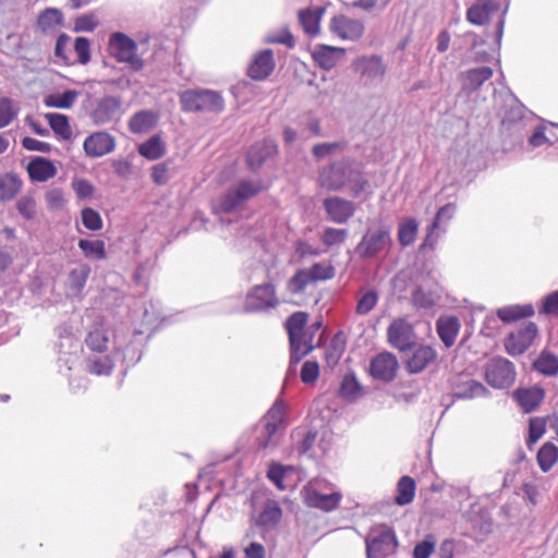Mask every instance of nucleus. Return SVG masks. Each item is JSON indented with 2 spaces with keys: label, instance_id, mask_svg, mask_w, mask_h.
Masks as SVG:
<instances>
[{
  "label": "nucleus",
  "instance_id": "nucleus-56",
  "mask_svg": "<svg viewBox=\"0 0 558 558\" xmlns=\"http://www.w3.org/2000/svg\"><path fill=\"white\" fill-rule=\"evenodd\" d=\"M361 393V385L354 374H347L340 384L339 395L348 401H354Z\"/></svg>",
  "mask_w": 558,
  "mask_h": 558
},
{
  "label": "nucleus",
  "instance_id": "nucleus-31",
  "mask_svg": "<svg viewBox=\"0 0 558 558\" xmlns=\"http://www.w3.org/2000/svg\"><path fill=\"white\" fill-rule=\"evenodd\" d=\"M501 128L502 132L518 134L520 138L523 136L522 131L527 128V122L520 106H515L506 111L501 120Z\"/></svg>",
  "mask_w": 558,
  "mask_h": 558
},
{
  "label": "nucleus",
  "instance_id": "nucleus-48",
  "mask_svg": "<svg viewBox=\"0 0 558 558\" xmlns=\"http://www.w3.org/2000/svg\"><path fill=\"white\" fill-rule=\"evenodd\" d=\"M22 186L21 180L13 173L0 177V201L12 199Z\"/></svg>",
  "mask_w": 558,
  "mask_h": 558
},
{
  "label": "nucleus",
  "instance_id": "nucleus-60",
  "mask_svg": "<svg viewBox=\"0 0 558 558\" xmlns=\"http://www.w3.org/2000/svg\"><path fill=\"white\" fill-rule=\"evenodd\" d=\"M288 469L280 463H271L267 471V477L270 482H272L276 487L280 490H286V485L283 484V480Z\"/></svg>",
  "mask_w": 558,
  "mask_h": 558
},
{
  "label": "nucleus",
  "instance_id": "nucleus-5",
  "mask_svg": "<svg viewBox=\"0 0 558 558\" xmlns=\"http://www.w3.org/2000/svg\"><path fill=\"white\" fill-rule=\"evenodd\" d=\"M60 342L58 343L59 356L58 367L59 372L69 377V386L73 392H78L86 388V381L83 378L73 379L70 377V373L77 366L80 360V341L72 335L61 336Z\"/></svg>",
  "mask_w": 558,
  "mask_h": 558
},
{
  "label": "nucleus",
  "instance_id": "nucleus-25",
  "mask_svg": "<svg viewBox=\"0 0 558 558\" xmlns=\"http://www.w3.org/2000/svg\"><path fill=\"white\" fill-rule=\"evenodd\" d=\"M493 76V69L486 65L477 66L464 71L460 74L462 90L471 94L477 90L483 84Z\"/></svg>",
  "mask_w": 558,
  "mask_h": 558
},
{
  "label": "nucleus",
  "instance_id": "nucleus-42",
  "mask_svg": "<svg viewBox=\"0 0 558 558\" xmlns=\"http://www.w3.org/2000/svg\"><path fill=\"white\" fill-rule=\"evenodd\" d=\"M418 225L414 218L407 217L400 220L398 226V241L401 246L411 245L417 235Z\"/></svg>",
  "mask_w": 558,
  "mask_h": 558
},
{
  "label": "nucleus",
  "instance_id": "nucleus-6",
  "mask_svg": "<svg viewBox=\"0 0 558 558\" xmlns=\"http://www.w3.org/2000/svg\"><path fill=\"white\" fill-rule=\"evenodd\" d=\"M264 189V183L259 179H242L221 196L217 210L226 214L235 211Z\"/></svg>",
  "mask_w": 558,
  "mask_h": 558
},
{
  "label": "nucleus",
  "instance_id": "nucleus-37",
  "mask_svg": "<svg viewBox=\"0 0 558 558\" xmlns=\"http://www.w3.org/2000/svg\"><path fill=\"white\" fill-rule=\"evenodd\" d=\"M113 368V360L104 353H92L86 359V371L97 376H108Z\"/></svg>",
  "mask_w": 558,
  "mask_h": 558
},
{
  "label": "nucleus",
  "instance_id": "nucleus-10",
  "mask_svg": "<svg viewBox=\"0 0 558 558\" xmlns=\"http://www.w3.org/2000/svg\"><path fill=\"white\" fill-rule=\"evenodd\" d=\"M279 305L276 287L270 283H262L252 287L245 296L243 312L259 313L275 308Z\"/></svg>",
  "mask_w": 558,
  "mask_h": 558
},
{
  "label": "nucleus",
  "instance_id": "nucleus-20",
  "mask_svg": "<svg viewBox=\"0 0 558 558\" xmlns=\"http://www.w3.org/2000/svg\"><path fill=\"white\" fill-rule=\"evenodd\" d=\"M407 356L405 367L410 374H418L433 364L437 359V351L426 344L413 345Z\"/></svg>",
  "mask_w": 558,
  "mask_h": 558
},
{
  "label": "nucleus",
  "instance_id": "nucleus-43",
  "mask_svg": "<svg viewBox=\"0 0 558 558\" xmlns=\"http://www.w3.org/2000/svg\"><path fill=\"white\" fill-rule=\"evenodd\" d=\"M62 22V12L56 8H48L38 16L37 25L44 33H50L56 31Z\"/></svg>",
  "mask_w": 558,
  "mask_h": 558
},
{
  "label": "nucleus",
  "instance_id": "nucleus-36",
  "mask_svg": "<svg viewBox=\"0 0 558 558\" xmlns=\"http://www.w3.org/2000/svg\"><path fill=\"white\" fill-rule=\"evenodd\" d=\"M157 123V116L150 110L134 113L129 120V129L134 134L148 133Z\"/></svg>",
  "mask_w": 558,
  "mask_h": 558
},
{
  "label": "nucleus",
  "instance_id": "nucleus-54",
  "mask_svg": "<svg viewBox=\"0 0 558 558\" xmlns=\"http://www.w3.org/2000/svg\"><path fill=\"white\" fill-rule=\"evenodd\" d=\"M108 331L100 328L90 330L85 339L86 345L93 351V353H104L108 347Z\"/></svg>",
  "mask_w": 558,
  "mask_h": 558
},
{
  "label": "nucleus",
  "instance_id": "nucleus-1",
  "mask_svg": "<svg viewBox=\"0 0 558 558\" xmlns=\"http://www.w3.org/2000/svg\"><path fill=\"white\" fill-rule=\"evenodd\" d=\"M318 183L323 189L332 192L348 189L353 197H359L368 186L361 166L351 158H342L322 168Z\"/></svg>",
  "mask_w": 558,
  "mask_h": 558
},
{
  "label": "nucleus",
  "instance_id": "nucleus-16",
  "mask_svg": "<svg viewBox=\"0 0 558 558\" xmlns=\"http://www.w3.org/2000/svg\"><path fill=\"white\" fill-rule=\"evenodd\" d=\"M121 99L117 96H104L95 99L89 117L96 125L107 124L116 119L121 109Z\"/></svg>",
  "mask_w": 558,
  "mask_h": 558
},
{
  "label": "nucleus",
  "instance_id": "nucleus-15",
  "mask_svg": "<svg viewBox=\"0 0 558 558\" xmlns=\"http://www.w3.org/2000/svg\"><path fill=\"white\" fill-rule=\"evenodd\" d=\"M452 396L458 399H473L485 396L488 390L468 373H459L450 378Z\"/></svg>",
  "mask_w": 558,
  "mask_h": 558
},
{
  "label": "nucleus",
  "instance_id": "nucleus-49",
  "mask_svg": "<svg viewBox=\"0 0 558 558\" xmlns=\"http://www.w3.org/2000/svg\"><path fill=\"white\" fill-rule=\"evenodd\" d=\"M77 245L87 258L96 260L106 258V245L101 240L80 239Z\"/></svg>",
  "mask_w": 558,
  "mask_h": 558
},
{
  "label": "nucleus",
  "instance_id": "nucleus-12",
  "mask_svg": "<svg viewBox=\"0 0 558 558\" xmlns=\"http://www.w3.org/2000/svg\"><path fill=\"white\" fill-rule=\"evenodd\" d=\"M485 377L494 388H509L515 380L514 365L505 357H494L486 364Z\"/></svg>",
  "mask_w": 558,
  "mask_h": 558
},
{
  "label": "nucleus",
  "instance_id": "nucleus-2",
  "mask_svg": "<svg viewBox=\"0 0 558 558\" xmlns=\"http://www.w3.org/2000/svg\"><path fill=\"white\" fill-rule=\"evenodd\" d=\"M287 426V404L281 399H277L257 425V449L267 452L275 451L281 444Z\"/></svg>",
  "mask_w": 558,
  "mask_h": 558
},
{
  "label": "nucleus",
  "instance_id": "nucleus-46",
  "mask_svg": "<svg viewBox=\"0 0 558 558\" xmlns=\"http://www.w3.org/2000/svg\"><path fill=\"white\" fill-rule=\"evenodd\" d=\"M50 128L53 132L63 140H70L72 137V130L69 123V119L65 114L50 112L45 114Z\"/></svg>",
  "mask_w": 558,
  "mask_h": 558
},
{
  "label": "nucleus",
  "instance_id": "nucleus-8",
  "mask_svg": "<svg viewBox=\"0 0 558 558\" xmlns=\"http://www.w3.org/2000/svg\"><path fill=\"white\" fill-rule=\"evenodd\" d=\"M391 246L392 239L388 228H369L357 243L355 252L363 259H373L387 255Z\"/></svg>",
  "mask_w": 558,
  "mask_h": 558
},
{
  "label": "nucleus",
  "instance_id": "nucleus-33",
  "mask_svg": "<svg viewBox=\"0 0 558 558\" xmlns=\"http://www.w3.org/2000/svg\"><path fill=\"white\" fill-rule=\"evenodd\" d=\"M324 13L325 9L322 7L299 11V22L305 34L313 37L319 33V24Z\"/></svg>",
  "mask_w": 558,
  "mask_h": 558
},
{
  "label": "nucleus",
  "instance_id": "nucleus-35",
  "mask_svg": "<svg viewBox=\"0 0 558 558\" xmlns=\"http://www.w3.org/2000/svg\"><path fill=\"white\" fill-rule=\"evenodd\" d=\"M27 170L31 179L38 182H45L53 178L57 173L53 163L43 157L34 158L29 162Z\"/></svg>",
  "mask_w": 558,
  "mask_h": 558
},
{
  "label": "nucleus",
  "instance_id": "nucleus-59",
  "mask_svg": "<svg viewBox=\"0 0 558 558\" xmlns=\"http://www.w3.org/2000/svg\"><path fill=\"white\" fill-rule=\"evenodd\" d=\"M345 147V142H331L316 144L312 148V154L316 159H323L340 153Z\"/></svg>",
  "mask_w": 558,
  "mask_h": 558
},
{
  "label": "nucleus",
  "instance_id": "nucleus-61",
  "mask_svg": "<svg viewBox=\"0 0 558 558\" xmlns=\"http://www.w3.org/2000/svg\"><path fill=\"white\" fill-rule=\"evenodd\" d=\"M82 223L92 231H97L102 228V220L99 213L92 208H84L82 210Z\"/></svg>",
  "mask_w": 558,
  "mask_h": 558
},
{
  "label": "nucleus",
  "instance_id": "nucleus-24",
  "mask_svg": "<svg viewBox=\"0 0 558 558\" xmlns=\"http://www.w3.org/2000/svg\"><path fill=\"white\" fill-rule=\"evenodd\" d=\"M277 154V145L272 140H265L251 146L246 162L251 170L258 169L267 159Z\"/></svg>",
  "mask_w": 558,
  "mask_h": 558
},
{
  "label": "nucleus",
  "instance_id": "nucleus-17",
  "mask_svg": "<svg viewBox=\"0 0 558 558\" xmlns=\"http://www.w3.org/2000/svg\"><path fill=\"white\" fill-rule=\"evenodd\" d=\"M323 206L328 219L338 225L347 223L356 210L354 203L339 196L325 198Z\"/></svg>",
  "mask_w": 558,
  "mask_h": 558
},
{
  "label": "nucleus",
  "instance_id": "nucleus-58",
  "mask_svg": "<svg viewBox=\"0 0 558 558\" xmlns=\"http://www.w3.org/2000/svg\"><path fill=\"white\" fill-rule=\"evenodd\" d=\"M348 234L349 232L347 229L327 227L320 233L319 239L324 245L331 247L344 243Z\"/></svg>",
  "mask_w": 558,
  "mask_h": 558
},
{
  "label": "nucleus",
  "instance_id": "nucleus-34",
  "mask_svg": "<svg viewBox=\"0 0 558 558\" xmlns=\"http://www.w3.org/2000/svg\"><path fill=\"white\" fill-rule=\"evenodd\" d=\"M459 329L460 323L456 316L441 317L437 320V333L447 348L456 342Z\"/></svg>",
  "mask_w": 558,
  "mask_h": 558
},
{
  "label": "nucleus",
  "instance_id": "nucleus-47",
  "mask_svg": "<svg viewBox=\"0 0 558 558\" xmlns=\"http://www.w3.org/2000/svg\"><path fill=\"white\" fill-rule=\"evenodd\" d=\"M415 495V482L410 476H402L397 486L395 502L399 506H405L412 502Z\"/></svg>",
  "mask_w": 558,
  "mask_h": 558
},
{
  "label": "nucleus",
  "instance_id": "nucleus-21",
  "mask_svg": "<svg viewBox=\"0 0 558 558\" xmlns=\"http://www.w3.org/2000/svg\"><path fill=\"white\" fill-rule=\"evenodd\" d=\"M398 369V360L395 354L383 352L372 359L369 373L375 379L391 381L395 379Z\"/></svg>",
  "mask_w": 558,
  "mask_h": 558
},
{
  "label": "nucleus",
  "instance_id": "nucleus-29",
  "mask_svg": "<svg viewBox=\"0 0 558 558\" xmlns=\"http://www.w3.org/2000/svg\"><path fill=\"white\" fill-rule=\"evenodd\" d=\"M274 68V53L270 49H266L255 56L248 68V75L253 80L262 81L272 72Z\"/></svg>",
  "mask_w": 558,
  "mask_h": 558
},
{
  "label": "nucleus",
  "instance_id": "nucleus-52",
  "mask_svg": "<svg viewBox=\"0 0 558 558\" xmlns=\"http://www.w3.org/2000/svg\"><path fill=\"white\" fill-rule=\"evenodd\" d=\"M378 300H379V295L375 290L369 289V290L362 291L360 293V295L357 296V301H356V306H355L356 315L365 316V315L369 314L377 305Z\"/></svg>",
  "mask_w": 558,
  "mask_h": 558
},
{
  "label": "nucleus",
  "instance_id": "nucleus-4",
  "mask_svg": "<svg viewBox=\"0 0 558 558\" xmlns=\"http://www.w3.org/2000/svg\"><path fill=\"white\" fill-rule=\"evenodd\" d=\"M108 52L119 63H124L133 71H141L145 63L138 53V45L135 40L121 32H114L109 36Z\"/></svg>",
  "mask_w": 558,
  "mask_h": 558
},
{
  "label": "nucleus",
  "instance_id": "nucleus-55",
  "mask_svg": "<svg viewBox=\"0 0 558 558\" xmlns=\"http://www.w3.org/2000/svg\"><path fill=\"white\" fill-rule=\"evenodd\" d=\"M138 153L149 160H156L163 156L165 147L160 137L155 135L138 146Z\"/></svg>",
  "mask_w": 558,
  "mask_h": 558
},
{
  "label": "nucleus",
  "instance_id": "nucleus-51",
  "mask_svg": "<svg viewBox=\"0 0 558 558\" xmlns=\"http://www.w3.org/2000/svg\"><path fill=\"white\" fill-rule=\"evenodd\" d=\"M463 517L470 521L474 527H478L485 532L490 530L492 524L486 518V512H483L482 506L477 502H472L470 510L463 512Z\"/></svg>",
  "mask_w": 558,
  "mask_h": 558
},
{
  "label": "nucleus",
  "instance_id": "nucleus-3",
  "mask_svg": "<svg viewBox=\"0 0 558 558\" xmlns=\"http://www.w3.org/2000/svg\"><path fill=\"white\" fill-rule=\"evenodd\" d=\"M302 498L307 507L316 508L326 512L335 510L342 494L333 489V485L324 478L310 481L302 489Z\"/></svg>",
  "mask_w": 558,
  "mask_h": 558
},
{
  "label": "nucleus",
  "instance_id": "nucleus-32",
  "mask_svg": "<svg viewBox=\"0 0 558 558\" xmlns=\"http://www.w3.org/2000/svg\"><path fill=\"white\" fill-rule=\"evenodd\" d=\"M514 398L526 413L534 411L544 399V390L538 387L521 388L514 392Z\"/></svg>",
  "mask_w": 558,
  "mask_h": 558
},
{
  "label": "nucleus",
  "instance_id": "nucleus-22",
  "mask_svg": "<svg viewBox=\"0 0 558 558\" xmlns=\"http://www.w3.org/2000/svg\"><path fill=\"white\" fill-rule=\"evenodd\" d=\"M83 147L88 157L98 158L114 150L116 140L107 132H96L85 138Z\"/></svg>",
  "mask_w": 558,
  "mask_h": 558
},
{
  "label": "nucleus",
  "instance_id": "nucleus-27",
  "mask_svg": "<svg viewBox=\"0 0 558 558\" xmlns=\"http://www.w3.org/2000/svg\"><path fill=\"white\" fill-rule=\"evenodd\" d=\"M344 54L345 49L327 45H317L312 52L316 64L327 71L333 69Z\"/></svg>",
  "mask_w": 558,
  "mask_h": 558
},
{
  "label": "nucleus",
  "instance_id": "nucleus-44",
  "mask_svg": "<svg viewBox=\"0 0 558 558\" xmlns=\"http://www.w3.org/2000/svg\"><path fill=\"white\" fill-rule=\"evenodd\" d=\"M78 93L76 90L68 89L63 93L50 94L46 96L44 104L49 108L69 109L74 105Z\"/></svg>",
  "mask_w": 558,
  "mask_h": 558
},
{
  "label": "nucleus",
  "instance_id": "nucleus-30",
  "mask_svg": "<svg viewBox=\"0 0 558 558\" xmlns=\"http://www.w3.org/2000/svg\"><path fill=\"white\" fill-rule=\"evenodd\" d=\"M497 10V0H477L468 9L466 20L474 25H484Z\"/></svg>",
  "mask_w": 558,
  "mask_h": 558
},
{
  "label": "nucleus",
  "instance_id": "nucleus-23",
  "mask_svg": "<svg viewBox=\"0 0 558 558\" xmlns=\"http://www.w3.org/2000/svg\"><path fill=\"white\" fill-rule=\"evenodd\" d=\"M291 441L299 456L315 457L317 430L299 426L291 432Z\"/></svg>",
  "mask_w": 558,
  "mask_h": 558
},
{
  "label": "nucleus",
  "instance_id": "nucleus-53",
  "mask_svg": "<svg viewBox=\"0 0 558 558\" xmlns=\"http://www.w3.org/2000/svg\"><path fill=\"white\" fill-rule=\"evenodd\" d=\"M308 315L305 312H295L289 316L286 322V328L289 335V340H294L296 337L307 332L304 327L307 323Z\"/></svg>",
  "mask_w": 558,
  "mask_h": 558
},
{
  "label": "nucleus",
  "instance_id": "nucleus-50",
  "mask_svg": "<svg viewBox=\"0 0 558 558\" xmlns=\"http://www.w3.org/2000/svg\"><path fill=\"white\" fill-rule=\"evenodd\" d=\"M558 461V447L551 442L544 444L537 452V462L543 472H548Z\"/></svg>",
  "mask_w": 558,
  "mask_h": 558
},
{
  "label": "nucleus",
  "instance_id": "nucleus-7",
  "mask_svg": "<svg viewBox=\"0 0 558 558\" xmlns=\"http://www.w3.org/2000/svg\"><path fill=\"white\" fill-rule=\"evenodd\" d=\"M180 102L184 111L220 113L225 99L220 93L210 89H187L181 93Z\"/></svg>",
  "mask_w": 558,
  "mask_h": 558
},
{
  "label": "nucleus",
  "instance_id": "nucleus-57",
  "mask_svg": "<svg viewBox=\"0 0 558 558\" xmlns=\"http://www.w3.org/2000/svg\"><path fill=\"white\" fill-rule=\"evenodd\" d=\"M306 269L314 283L330 280L336 276V268L330 262H318Z\"/></svg>",
  "mask_w": 558,
  "mask_h": 558
},
{
  "label": "nucleus",
  "instance_id": "nucleus-41",
  "mask_svg": "<svg viewBox=\"0 0 558 558\" xmlns=\"http://www.w3.org/2000/svg\"><path fill=\"white\" fill-rule=\"evenodd\" d=\"M90 274V267L86 264H80L71 269L68 277V286L73 294H78L86 284Z\"/></svg>",
  "mask_w": 558,
  "mask_h": 558
},
{
  "label": "nucleus",
  "instance_id": "nucleus-40",
  "mask_svg": "<svg viewBox=\"0 0 558 558\" xmlns=\"http://www.w3.org/2000/svg\"><path fill=\"white\" fill-rule=\"evenodd\" d=\"M313 280L307 272V269H299L287 282L286 291L290 295L303 294L307 287L313 284Z\"/></svg>",
  "mask_w": 558,
  "mask_h": 558
},
{
  "label": "nucleus",
  "instance_id": "nucleus-26",
  "mask_svg": "<svg viewBox=\"0 0 558 558\" xmlns=\"http://www.w3.org/2000/svg\"><path fill=\"white\" fill-rule=\"evenodd\" d=\"M554 124L538 123L532 129V134L527 140V149H546L551 146L558 136L555 134Z\"/></svg>",
  "mask_w": 558,
  "mask_h": 558
},
{
  "label": "nucleus",
  "instance_id": "nucleus-14",
  "mask_svg": "<svg viewBox=\"0 0 558 558\" xmlns=\"http://www.w3.org/2000/svg\"><path fill=\"white\" fill-rule=\"evenodd\" d=\"M536 324L529 322L523 327L510 332L505 339L506 351L510 355H520L524 353L537 335Z\"/></svg>",
  "mask_w": 558,
  "mask_h": 558
},
{
  "label": "nucleus",
  "instance_id": "nucleus-11",
  "mask_svg": "<svg viewBox=\"0 0 558 558\" xmlns=\"http://www.w3.org/2000/svg\"><path fill=\"white\" fill-rule=\"evenodd\" d=\"M398 542L395 532L381 526L373 530L366 538L367 558H385L396 551Z\"/></svg>",
  "mask_w": 558,
  "mask_h": 558
},
{
  "label": "nucleus",
  "instance_id": "nucleus-64",
  "mask_svg": "<svg viewBox=\"0 0 558 558\" xmlns=\"http://www.w3.org/2000/svg\"><path fill=\"white\" fill-rule=\"evenodd\" d=\"M98 26V20L94 14H83L75 19L73 31L93 32Z\"/></svg>",
  "mask_w": 558,
  "mask_h": 558
},
{
  "label": "nucleus",
  "instance_id": "nucleus-38",
  "mask_svg": "<svg viewBox=\"0 0 558 558\" xmlns=\"http://www.w3.org/2000/svg\"><path fill=\"white\" fill-rule=\"evenodd\" d=\"M498 318L504 323H512L521 318L531 317L534 315V308L532 304L524 305H508L497 310Z\"/></svg>",
  "mask_w": 558,
  "mask_h": 558
},
{
  "label": "nucleus",
  "instance_id": "nucleus-9",
  "mask_svg": "<svg viewBox=\"0 0 558 558\" xmlns=\"http://www.w3.org/2000/svg\"><path fill=\"white\" fill-rule=\"evenodd\" d=\"M352 70L359 75L364 86L377 87L384 81L387 66L380 56L364 54L352 62Z\"/></svg>",
  "mask_w": 558,
  "mask_h": 558
},
{
  "label": "nucleus",
  "instance_id": "nucleus-13",
  "mask_svg": "<svg viewBox=\"0 0 558 558\" xmlns=\"http://www.w3.org/2000/svg\"><path fill=\"white\" fill-rule=\"evenodd\" d=\"M390 345L401 352L411 350L415 344V332L413 326L405 318L395 319L387 330Z\"/></svg>",
  "mask_w": 558,
  "mask_h": 558
},
{
  "label": "nucleus",
  "instance_id": "nucleus-39",
  "mask_svg": "<svg viewBox=\"0 0 558 558\" xmlns=\"http://www.w3.org/2000/svg\"><path fill=\"white\" fill-rule=\"evenodd\" d=\"M114 348L121 353L122 360L128 365H134L141 360L138 345L134 341L126 342L120 335L114 338Z\"/></svg>",
  "mask_w": 558,
  "mask_h": 558
},
{
  "label": "nucleus",
  "instance_id": "nucleus-28",
  "mask_svg": "<svg viewBox=\"0 0 558 558\" xmlns=\"http://www.w3.org/2000/svg\"><path fill=\"white\" fill-rule=\"evenodd\" d=\"M282 517V510L276 500H267L260 512L253 517L255 524L263 531L274 529Z\"/></svg>",
  "mask_w": 558,
  "mask_h": 558
},
{
  "label": "nucleus",
  "instance_id": "nucleus-45",
  "mask_svg": "<svg viewBox=\"0 0 558 558\" xmlns=\"http://www.w3.org/2000/svg\"><path fill=\"white\" fill-rule=\"evenodd\" d=\"M533 366L545 376H555L558 374V356L549 351H543L534 361Z\"/></svg>",
  "mask_w": 558,
  "mask_h": 558
},
{
  "label": "nucleus",
  "instance_id": "nucleus-62",
  "mask_svg": "<svg viewBox=\"0 0 558 558\" xmlns=\"http://www.w3.org/2000/svg\"><path fill=\"white\" fill-rule=\"evenodd\" d=\"M16 208L20 215L27 220L33 219L36 215V203L32 196H22L16 203Z\"/></svg>",
  "mask_w": 558,
  "mask_h": 558
},
{
  "label": "nucleus",
  "instance_id": "nucleus-19",
  "mask_svg": "<svg viewBox=\"0 0 558 558\" xmlns=\"http://www.w3.org/2000/svg\"><path fill=\"white\" fill-rule=\"evenodd\" d=\"M330 31L343 40L356 41L364 34V24L347 15H336L330 21Z\"/></svg>",
  "mask_w": 558,
  "mask_h": 558
},
{
  "label": "nucleus",
  "instance_id": "nucleus-63",
  "mask_svg": "<svg viewBox=\"0 0 558 558\" xmlns=\"http://www.w3.org/2000/svg\"><path fill=\"white\" fill-rule=\"evenodd\" d=\"M436 542L434 536L427 535L422 542L417 543L413 549L414 558H429L434 551Z\"/></svg>",
  "mask_w": 558,
  "mask_h": 558
},
{
  "label": "nucleus",
  "instance_id": "nucleus-18",
  "mask_svg": "<svg viewBox=\"0 0 558 558\" xmlns=\"http://www.w3.org/2000/svg\"><path fill=\"white\" fill-rule=\"evenodd\" d=\"M456 209V205L452 203L446 204L438 209L434 221L427 230L423 247L433 248L435 246L440 235L446 232V227L454 216Z\"/></svg>",
  "mask_w": 558,
  "mask_h": 558
}]
</instances>
